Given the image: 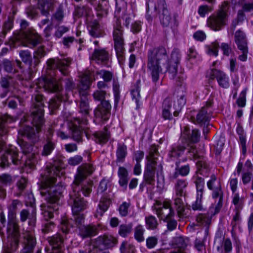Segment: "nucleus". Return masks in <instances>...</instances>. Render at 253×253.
<instances>
[{"instance_id": "f257e3e1", "label": "nucleus", "mask_w": 253, "mask_h": 253, "mask_svg": "<svg viewBox=\"0 0 253 253\" xmlns=\"http://www.w3.org/2000/svg\"><path fill=\"white\" fill-rule=\"evenodd\" d=\"M72 60L69 58L60 59L58 57L50 58L46 61L47 70L53 73H49L51 77L39 78L36 83V93L33 95V106L37 111H44L43 107V96L37 90L38 88L49 92L56 93L58 94L57 98H53L48 102V106L50 111L58 109L62 101L68 99V95H63L61 94L63 90L61 84L62 78L56 79L52 76H58V72L64 76L69 74V68L71 63Z\"/></svg>"}, {"instance_id": "f03ea898", "label": "nucleus", "mask_w": 253, "mask_h": 253, "mask_svg": "<svg viewBox=\"0 0 253 253\" xmlns=\"http://www.w3.org/2000/svg\"><path fill=\"white\" fill-rule=\"evenodd\" d=\"M62 165L61 160L57 158L54 159L53 163L47 166L44 173L41 175V194L44 196L46 201L41 207L42 213L46 220L53 218L54 212H56L58 210L59 201L65 189L62 182L55 184L56 179L55 176L59 175Z\"/></svg>"}, {"instance_id": "7ed1b4c3", "label": "nucleus", "mask_w": 253, "mask_h": 253, "mask_svg": "<svg viewBox=\"0 0 253 253\" xmlns=\"http://www.w3.org/2000/svg\"><path fill=\"white\" fill-rule=\"evenodd\" d=\"M147 68L152 81L156 82L159 79L160 74L163 73L162 67L166 68L170 78L174 79L177 73V66L181 56L178 52L173 51L169 59L166 49L159 47L149 49L147 54Z\"/></svg>"}, {"instance_id": "20e7f679", "label": "nucleus", "mask_w": 253, "mask_h": 253, "mask_svg": "<svg viewBox=\"0 0 253 253\" xmlns=\"http://www.w3.org/2000/svg\"><path fill=\"white\" fill-rule=\"evenodd\" d=\"M88 172L84 169H79L72 185L73 190L70 194L69 203L71 205L73 213H78L87 208V202L81 197V191L85 196H88L92 191V183L91 182H84L88 174Z\"/></svg>"}, {"instance_id": "39448f33", "label": "nucleus", "mask_w": 253, "mask_h": 253, "mask_svg": "<svg viewBox=\"0 0 253 253\" xmlns=\"http://www.w3.org/2000/svg\"><path fill=\"white\" fill-rule=\"evenodd\" d=\"M20 26V31L15 33L9 40L8 44L11 47L24 45L33 48L41 43L42 38L33 29H27L29 23L26 20H22Z\"/></svg>"}, {"instance_id": "423d86ee", "label": "nucleus", "mask_w": 253, "mask_h": 253, "mask_svg": "<svg viewBox=\"0 0 253 253\" xmlns=\"http://www.w3.org/2000/svg\"><path fill=\"white\" fill-rule=\"evenodd\" d=\"M43 112H31L30 116L27 117L24 115L22 120L24 122L31 121L36 128L26 125H22L19 130V133L22 135L27 137L28 139L34 143L38 141L39 139L40 132L44 123Z\"/></svg>"}, {"instance_id": "0eeeda50", "label": "nucleus", "mask_w": 253, "mask_h": 253, "mask_svg": "<svg viewBox=\"0 0 253 253\" xmlns=\"http://www.w3.org/2000/svg\"><path fill=\"white\" fill-rule=\"evenodd\" d=\"M22 202L17 199L12 200L7 206L8 209V225L7 230L9 235L12 236V243L11 250H16L20 237L19 226L16 221L17 211L19 208L22 207Z\"/></svg>"}, {"instance_id": "6e6552de", "label": "nucleus", "mask_w": 253, "mask_h": 253, "mask_svg": "<svg viewBox=\"0 0 253 253\" xmlns=\"http://www.w3.org/2000/svg\"><path fill=\"white\" fill-rule=\"evenodd\" d=\"M114 47L119 64L123 65L125 62V48L124 40L123 38L122 27L118 19L114 26L113 32Z\"/></svg>"}, {"instance_id": "1a4fd4ad", "label": "nucleus", "mask_w": 253, "mask_h": 253, "mask_svg": "<svg viewBox=\"0 0 253 253\" xmlns=\"http://www.w3.org/2000/svg\"><path fill=\"white\" fill-rule=\"evenodd\" d=\"M187 185V182L185 179H179L176 180L174 184V190L177 197H182L185 194V190ZM174 205L177 215L180 218L186 217L185 209L182 199L179 197L175 199Z\"/></svg>"}, {"instance_id": "9d476101", "label": "nucleus", "mask_w": 253, "mask_h": 253, "mask_svg": "<svg viewBox=\"0 0 253 253\" xmlns=\"http://www.w3.org/2000/svg\"><path fill=\"white\" fill-rule=\"evenodd\" d=\"M208 188L212 191V198L215 200V212L217 213L222 206L223 192L219 181L217 180L216 177L212 175L210 180L207 182Z\"/></svg>"}, {"instance_id": "9b49d317", "label": "nucleus", "mask_w": 253, "mask_h": 253, "mask_svg": "<svg viewBox=\"0 0 253 253\" xmlns=\"http://www.w3.org/2000/svg\"><path fill=\"white\" fill-rule=\"evenodd\" d=\"M18 143L23 154L26 155L27 160L25 161V165L31 169H34L37 162L39 154L38 148L20 139H18Z\"/></svg>"}, {"instance_id": "f8f14e48", "label": "nucleus", "mask_w": 253, "mask_h": 253, "mask_svg": "<svg viewBox=\"0 0 253 253\" xmlns=\"http://www.w3.org/2000/svg\"><path fill=\"white\" fill-rule=\"evenodd\" d=\"M152 208L158 218L163 221L173 218L175 214L171 202L169 200H165L163 202H156Z\"/></svg>"}, {"instance_id": "ddd939ff", "label": "nucleus", "mask_w": 253, "mask_h": 253, "mask_svg": "<svg viewBox=\"0 0 253 253\" xmlns=\"http://www.w3.org/2000/svg\"><path fill=\"white\" fill-rule=\"evenodd\" d=\"M0 161L1 167H5L11 163L18 165L20 162L21 157L19 156L17 148L13 146H10L5 150L1 157Z\"/></svg>"}, {"instance_id": "4468645a", "label": "nucleus", "mask_w": 253, "mask_h": 253, "mask_svg": "<svg viewBox=\"0 0 253 253\" xmlns=\"http://www.w3.org/2000/svg\"><path fill=\"white\" fill-rule=\"evenodd\" d=\"M84 219V214L79 213V212L73 213V219L63 218L62 219L60 229L63 233L66 234L70 232V228L74 226L73 222L79 228L80 226H83Z\"/></svg>"}, {"instance_id": "2eb2a0df", "label": "nucleus", "mask_w": 253, "mask_h": 253, "mask_svg": "<svg viewBox=\"0 0 253 253\" xmlns=\"http://www.w3.org/2000/svg\"><path fill=\"white\" fill-rule=\"evenodd\" d=\"M200 138V132L197 129L191 131L187 126L181 127L180 141L182 144L189 146L190 143H197Z\"/></svg>"}, {"instance_id": "dca6fc26", "label": "nucleus", "mask_w": 253, "mask_h": 253, "mask_svg": "<svg viewBox=\"0 0 253 253\" xmlns=\"http://www.w3.org/2000/svg\"><path fill=\"white\" fill-rule=\"evenodd\" d=\"M117 239L111 234H106L100 236L96 240L95 246L99 248V251L97 253H109L108 252L102 251L103 249H107L113 247L117 244Z\"/></svg>"}, {"instance_id": "f3484780", "label": "nucleus", "mask_w": 253, "mask_h": 253, "mask_svg": "<svg viewBox=\"0 0 253 253\" xmlns=\"http://www.w3.org/2000/svg\"><path fill=\"white\" fill-rule=\"evenodd\" d=\"M227 20L225 15L219 14H212L207 20V25L212 30L217 31H219L224 26Z\"/></svg>"}, {"instance_id": "a211bd4d", "label": "nucleus", "mask_w": 253, "mask_h": 253, "mask_svg": "<svg viewBox=\"0 0 253 253\" xmlns=\"http://www.w3.org/2000/svg\"><path fill=\"white\" fill-rule=\"evenodd\" d=\"M87 124L86 120H81L80 118L75 119V121L70 126L72 137L74 140L79 142L82 140V130L84 129L83 126H85Z\"/></svg>"}, {"instance_id": "6ab92c4d", "label": "nucleus", "mask_w": 253, "mask_h": 253, "mask_svg": "<svg viewBox=\"0 0 253 253\" xmlns=\"http://www.w3.org/2000/svg\"><path fill=\"white\" fill-rule=\"evenodd\" d=\"M23 248L21 253H32L36 244V239L28 231L23 234ZM35 253H42L41 250L39 249Z\"/></svg>"}, {"instance_id": "aec40b11", "label": "nucleus", "mask_w": 253, "mask_h": 253, "mask_svg": "<svg viewBox=\"0 0 253 253\" xmlns=\"http://www.w3.org/2000/svg\"><path fill=\"white\" fill-rule=\"evenodd\" d=\"M56 3L55 0H37V7L42 15L48 16L50 11L54 10Z\"/></svg>"}, {"instance_id": "412c9836", "label": "nucleus", "mask_w": 253, "mask_h": 253, "mask_svg": "<svg viewBox=\"0 0 253 253\" xmlns=\"http://www.w3.org/2000/svg\"><path fill=\"white\" fill-rule=\"evenodd\" d=\"M92 5L97 11V16H103L108 13L109 4L108 0H86Z\"/></svg>"}, {"instance_id": "4be33fe9", "label": "nucleus", "mask_w": 253, "mask_h": 253, "mask_svg": "<svg viewBox=\"0 0 253 253\" xmlns=\"http://www.w3.org/2000/svg\"><path fill=\"white\" fill-rule=\"evenodd\" d=\"M159 19L161 24L164 27L172 28L177 25L175 17L172 16L168 10H165L164 12H162L159 15Z\"/></svg>"}, {"instance_id": "5701e85b", "label": "nucleus", "mask_w": 253, "mask_h": 253, "mask_svg": "<svg viewBox=\"0 0 253 253\" xmlns=\"http://www.w3.org/2000/svg\"><path fill=\"white\" fill-rule=\"evenodd\" d=\"M92 59L98 64H106L109 59V53L104 48H95Z\"/></svg>"}, {"instance_id": "b1692460", "label": "nucleus", "mask_w": 253, "mask_h": 253, "mask_svg": "<svg viewBox=\"0 0 253 253\" xmlns=\"http://www.w3.org/2000/svg\"><path fill=\"white\" fill-rule=\"evenodd\" d=\"M157 165L153 161L147 162L146 169L144 173V180L149 184H153L155 178V169Z\"/></svg>"}, {"instance_id": "393cba45", "label": "nucleus", "mask_w": 253, "mask_h": 253, "mask_svg": "<svg viewBox=\"0 0 253 253\" xmlns=\"http://www.w3.org/2000/svg\"><path fill=\"white\" fill-rule=\"evenodd\" d=\"M111 204V200L110 195H104L100 199L96 210L95 215L96 217H101L108 210Z\"/></svg>"}, {"instance_id": "a878e982", "label": "nucleus", "mask_w": 253, "mask_h": 253, "mask_svg": "<svg viewBox=\"0 0 253 253\" xmlns=\"http://www.w3.org/2000/svg\"><path fill=\"white\" fill-rule=\"evenodd\" d=\"M88 29L90 35L93 38L102 37L105 34L103 30L96 20L89 22Z\"/></svg>"}, {"instance_id": "bb28decb", "label": "nucleus", "mask_w": 253, "mask_h": 253, "mask_svg": "<svg viewBox=\"0 0 253 253\" xmlns=\"http://www.w3.org/2000/svg\"><path fill=\"white\" fill-rule=\"evenodd\" d=\"M11 175L8 174H2L0 175V198L5 199L6 192L5 187L9 186L12 183Z\"/></svg>"}, {"instance_id": "cd10ccee", "label": "nucleus", "mask_w": 253, "mask_h": 253, "mask_svg": "<svg viewBox=\"0 0 253 253\" xmlns=\"http://www.w3.org/2000/svg\"><path fill=\"white\" fill-rule=\"evenodd\" d=\"M146 5L147 11L150 7H154L155 11L164 12L165 10H168L165 0H147Z\"/></svg>"}, {"instance_id": "c85d7f7f", "label": "nucleus", "mask_w": 253, "mask_h": 253, "mask_svg": "<svg viewBox=\"0 0 253 253\" xmlns=\"http://www.w3.org/2000/svg\"><path fill=\"white\" fill-rule=\"evenodd\" d=\"M212 78H215L219 85L223 88H227L229 86V78L226 75L219 70L212 71Z\"/></svg>"}, {"instance_id": "c756f323", "label": "nucleus", "mask_w": 253, "mask_h": 253, "mask_svg": "<svg viewBox=\"0 0 253 253\" xmlns=\"http://www.w3.org/2000/svg\"><path fill=\"white\" fill-rule=\"evenodd\" d=\"M20 221L22 222H25L27 219H29V225L32 226H35L36 221L35 210L33 209L31 214L27 210H22L20 212Z\"/></svg>"}, {"instance_id": "7c9ffc66", "label": "nucleus", "mask_w": 253, "mask_h": 253, "mask_svg": "<svg viewBox=\"0 0 253 253\" xmlns=\"http://www.w3.org/2000/svg\"><path fill=\"white\" fill-rule=\"evenodd\" d=\"M110 136V132L105 127L103 130L94 132L93 134V139L97 143L104 144L108 141Z\"/></svg>"}, {"instance_id": "2f4dec72", "label": "nucleus", "mask_w": 253, "mask_h": 253, "mask_svg": "<svg viewBox=\"0 0 253 253\" xmlns=\"http://www.w3.org/2000/svg\"><path fill=\"white\" fill-rule=\"evenodd\" d=\"M210 115L208 114L207 112H199L196 118L191 116L192 122L200 126H208L210 123Z\"/></svg>"}, {"instance_id": "473e14b6", "label": "nucleus", "mask_w": 253, "mask_h": 253, "mask_svg": "<svg viewBox=\"0 0 253 253\" xmlns=\"http://www.w3.org/2000/svg\"><path fill=\"white\" fill-rule=\"evenodd\" d=\"M179 162L176 163V168L174 172L170 175V179L173 180L177 178L179 175L182 176H187L190 171V167L189 165H184L181 167L179 166Z\"/></svg>"}, {"instance_id": "72a5a7b5", "label": "nucleus", "mask_w": 253, "mask_h": 253, "mask_svg": "<svg viewBox=\"0 0 253 253\" xmlns=\"http://www.w3.org/2000/svg\"><path fill=\"white\" fill-rule=\"evenodd\" d=\"M21 62L19 60L11 62L8 60H4L2 62L4 70L8 73H16L18 72L17 67L21 69Z\"/></svg>"}, {"instance_id": "f704fd0d", "label": "nucleus", "mask_w": 253, "mask_h": 253, "mask_svg": "<svg viewBox=\"0 0 253 253\" xmlns=\"http://www.w3.org/2000/svg\"><path fill=\"white\" fill-rule=\"evenodd\" d=\"M46 55V51L45 47L43 45H41L38 47L34 52V70L35 71L37 70V67L41 62V59L43 58Z\"/></svg>"}, {"instance_id": "c9c22d12", "label": "nucleus", "mask_w": 253, "mask_h": 253, "mask_svg": "<svg viewBox=\"0 0 253 253\" xmlns=\"http://www.w3.org/2000/svg\"><path fill=\"white\" fill-rule=\"evenodd\" d=\"M140 81L137 80L135 84L131 87L130 89V94L133 100H134L136 104V109H140V104L139 103V100L140 98Z\"/></svg>"}, {"instance_id": "e433bc0d", "label": "nucleus", "mask_w": 253, "mask_h": 253, "mask_svg": "<svg viewBox=\"0 0 253 253\" xmlns=\"http://www.w3.org/2000/svg\"><path fill=\"white\" fill-rule=\"evenodd\" d=\"M80 234L83 238L94 236L96 234L97 228L94 225H83L79 227Z\"/></svg>"}, {"instance_id": "4c0bfd02", "label": "nucleus", "mask_w": 253, "mask_h": 253, "mask_svg": "<svg viewBox=\"0 0 253 253\" xmlns=\"http://www.w3.org/2000/svg\"><path fill=\"white\" fill-rule=\"evenodd\" d=\"M82 88H80L79 92L81 95H86V90L89 88L91 84V79L89 75L84 74L81 80Z\"/></svg>"}, {"instance_id": "58836bf2", "label": "nucleus", "mask_w": 253, "mask_h": 253, "mask_svg": "<svg viewBox=\"0 0 253 253\" xmlns=\"http://www.w3.org/2000/svg\"><path fill=\"white\" fill-rule=\"evenodd\" d=\"M91 8L87 5H77L75 7V13L78 17H88L91 12Z\"/></svg>"}, {"instance_id": "ea45409f", "label": "nucleus", "mask_w": 253, "mask_h": 253, "mask_svg": "<svg viewBox=\"0 0 253 253\" xmlns=\"http://www.w3.org/2000/svg\"><path fill=\"white\" fill-rule=\"evenodd\" d=\"M235 42L238 48L247 47V43L245 34L240 30L236 32L235 35Z\"/></svg>"}, {"instance_id": "a19ab883", "label": "nucleus", "mask_w": 253, "mask_h": 253, "mask_svg": "<svg viewBox=\"0 0 253 253\" xmlns=\"http://www.w3.org/2000/svg\"><path fill=\"white\" fill-rule=\"evenodd\" d=\"M186 148V145L183 144L180 145H174L169 153V156L171 158H178L184 153Z\"/></svg>"}, {"instance_id": "79ce46f5", "label": "nucleus", "mask_w": 253, "mask_h": 253, "mask_svg": "<svg viewBox=\"0 0 253 253\" xmlns=\"http://www.w3.org/2000/svg\"><path fill=\"white\" fill-rule=\"evenodd\" d=\"M109 112H94V122L98 125L106 122L110 118Z\"/></svg>"}, {"instance_id": "37998d69", "label": "nucleus", "mask_w": 253, "mask_h": 253, "mask_svg": "<svg viewBox=\"0 0 253 253\" xmlns=\"http://www.w3.org/2000/svg\"><path fill=\"white\" fill-rule=\"evenodd\" d=\"M118 174L120 185L126 189V169L124 167H120L119 168Z\"/></svg>"}, {"instance_id": "c03bdc74", "label": "nucleus", "mask_w": 253, "mask_h": 253, "mask_svg": "<svg viewBox=\"0 0 253 253\" xmlns=\"http://www.w3.org/2000/svg\"><path fill=\"white\" fill-rule=\"evenodd\" d=\"M13 27V21L8 18L3 23L2 31L0 33V41L3 40L8 32H9Z\"/></svg>"}, {"instance_id": "a18cd8bd", "label": "nucleus", "mask_w": 253, "mask_h": 253, "mask_svg": "<svg viewBox=\"0 0 253 253\" xmlns=\"http://www.w3.org/2000/svg\"><path fill=\"white\" fill-rule=\"evenodd\" d=\"M64 17V6L62 4H60L55 13L52 15L51 19L56 20L59 24L63 21Z\"/></svg>"}, {"instance_id": "49530a36", "label": "nucleus", "mask_w": 253, "mask_h": 253, "mask_svg": "<svg viewBox=\"0 0 253 253\" xmlns=\"http://www.w3.org/2000/svg\"><path fill=\"white\" fill-rule=\"evenodd\" d=\"M19 54L22 61L25 63L29 64L30 69L32 70V68H34V64L30 52L28 50H22Z\"/></svg>"}, {"instance_id": "de8ad7c7", "label": "nucleus", "mask_w": 253, "mask_h": 253, "mask_svg": "<svg viewBox=\"0 0 253 253\" xmlns=\"http://www.w3.org/2000/svg\"><path fill=\"white\" fill-rule=\"evenodd\" d=\"M126 146L121 144L118 145L116 152L117 163H123L124 162L126 155Z\"/></svg>"}, {"instance_id": "09e8293b", "label": "nucleus", "mask_w": 253, "mask_h": 253, "mask_svg": "<svg viewBox=\"0 0 253 253\" xmlns=\"http://www.w3.org/2000/svg\"><path fill=\"white\" fill-rule=\"evenodd\" d=\"M146 228L150 230H154L158 225L157 218L153 215H150L145 217Z\"/></svg>"}, {"instance_id": "8fccbe9b", "label": "nucleus", "mask_w": 253, "mask_h": 253, "mask_svg": "<svg viewBox=\"0 0 253 253\" xmlns=\"http://www.w3.org/2000/svg\"><path fill=\"white\" fill-rule=\"evenodd\" d=\"M144 232L145 229L142 225H138L134 228V236L137 242L141 243L144 241Z\"/></svg>"}, {"instance_id": "3c124183", "label": "nucleus", "mask_w": 253, "mask_h": 253, "mask_svg": "<svg viewBox=\"0 0 253 253\" xmlns=\"http://www.w3.org/2000/svg\"><path fill=\"white\" fill-rule=\"evenodd\" d=\"M211 220V217L206 214L200 213L196 217V221L199 225H209Z\"/></svg>"}, {"instance_id": "603ef678", "label": "nucleus", "mask_w": 253, "mask_h": 253, "mask_svg": "<svg viewBox=\"0 0 253 253\" xmlns=\"http://www.w3.org/2000/svg\"><path fill=\"white\" fill-rule=\"evenodd\" d=\"M55 147V143L48 140L43 146V150L42 152V156H47L50 154L51 152L54 149Z\"/></svg>"}, {"instance_id": "864d4df0", "label": "nucleus", "mask_w": 253, "mask_h": 253, "mask_svg": "<svg viewBox=\"0 0 253 253\" xmlns=\"http://www.w3.org/2000/svg\"><path fill=\"white\" fill-rule=\"evenodd\" d=\"M167 223V229L165 231V233L167 234L169 232L172 231L176 229L177 226V222L176 220L170 218L167 220L163 221Z\"/></svg>"}, {"instance_id": "5fc2aeb1", "label": "nucleus", "mask_w": 253, "mask_h": 253, "mask_svg": "<svg viewBox=\"0 0 253 253\" xmlns=\"http://www.w3.org/2000/svg\"><path fill=\"white\" fill-rule=\"evenodd\" d=\"M194 183L197 189V194H203V190L205 185L204 179L200 177H194Z\"/></svg>"}, {"instance_id": "6e6d98bb", "label": "nucleus", "mask_w": 253, "mask_h": 253, "mask_svg": "<svg viewBox=\"0 0 253 253\" xmlns=\"http://www.w3.org/2000/svg\"><path fill=\"white\" fill-rule=\"evenodd\" d=\"M237 132L239 135V139L240 144L242 147V152L244 154H245L246 152V137L244 134L243 128L241 127H238L237 128Z\"/></svg>"}, {"instance_id": "4d7b16f0", "label": "nucleus", "mask_w": 253, "mask_h": 253, "mask_svg": "<svg viewBox=\"0 0 253 253\" xmlns=\"http://www.w3.org/2000/svg\"><path fill=\"white\" fill-rule=\"evenodd\" d=\"M203 195L197 194L196 200L192 204V209L194 211H203L204 210L202 205Z\"/></svg>"}, {"instance_id": "13d9d810", "label": "nucleus", "mask_w": 253, "mask_h": 253, "mask_svg": "<svg viewBox=\"0 0 253 253\" xmlns=\"http://www.w3.org/2000/svg\"><path fill=\"white\" fill-rule=\"evenodd\" d=\"M219 47V43L215 42L207 46V52L210 55L216 56L218 55V49Z\"/></svg>"}, {"instance_id": "bf43d9fd", "label": "nucleus", "mask_w": 253, "mask_h": 253, "mask_svg": "<svg viewBox=\"0 0 253 253\" xmlns=\"http://www.w3.org/2000/svg\"><path fill=\"white\" fill-rule=\"evenodd\" d=\"M25 12L28 17L31 19H36L39 16L37 9L32 6L27 7Z\"/></svg>"}, {"instance_id": "052dcab7", "label": "nucleus", "mask_w": 253, "mask_h": 253, "mask_svg": "<svg viewBox=\"0 0 253 253\" xmlns=\"http://www.w3.org/2000/svg\"><path fill=\"white\" fill-rule=\"evenodd\" d=\"M186 99L184 95H181L173 105V109L175 111H181L185 105Z\"/></svg>"}, {"instance_id": "680f3d73", "label": "nucleus", "mask_w": 253, "mask_h": 253, "mask_svg": "<svg viewBox=\"0 0 253 253\" xmlns=\"http://www.w3.org/2000/svg\"><path fill=\"white\" fill-rule=\"evenodd\" d=\"M111 105L108 101L102 100L94 111H110Z\"/></svg>"}, {"instance_id": "e2e57ef3", "label": "nucleus", "mask_w": 253, "mask_h": 253, "mask_svg": "<svg viewBox=\"0 0 253 253\" xmlns=\"http://www.w3.org/2000/svg\"><path fill=\"white\" fill-rule=\"evenodd\" d=\"M194 248L199 253H202L203 251H205V246L203 240L196 238L194 241Z\"/></svg>"}, {"instance_id": "0e129e2a", "label": "nucleus", "mask_w": 253, "mask_h": 253, "mask_svg": "<svg viewBox=\"0 0 253 253\" xmlns=\"http://www.w3.org/2000/svg\"><path fill=\"white\" fill-rule=\"evenodd\" d=\"M69 31V28L64 25L59 26L55 33L54 36L57 38H60L65 33L68 32Z\"/></svg>"}, {"instance_id": "69168bd1", "label": "nucleus", "mask_w": 253, "mask_h": 253, "mask_svg": "<svg viewBox=\"0 0 253 253\" xmlns=\"http://www.w3.org/2000/svg\"><path fill=\"white\" fill-rule=\"evenodd\" d=\"M158 243V239L155 236H151L146 240V245L148 249H153Z\"/></svg>"}, {"instance_id": "338daca9", "label": "nucleus", "mask_w": 253, "mask_h": 253, "mask_svg": "<svg viewBox=\"0 0 253 253\" xmlns=\"http://www.w3.org/2000/svg\"><path fill=\"white\" fill-rule=\"evenodd\" d=\"M188 60L191 63H195L197 62V59L199 58L198 55L197 53L194 48L191 47L189 49L188 53Z\"/></svg>"}, {"instance_id": "774afa93", "label": "nucleus", "mask_w": 253, "mask_h": 253, "mask_svg": "<svg viewBox=\"0 0 253 253\" xmlns=\"http://www.w3.org/2000/svg\"><path fill=\"white\" fill-rule=\"evenodd\" d=\"M245 0H239V4L242 7V10L245 12H250L253 10V2H244Z\"/></svg>"}]
</instances>
